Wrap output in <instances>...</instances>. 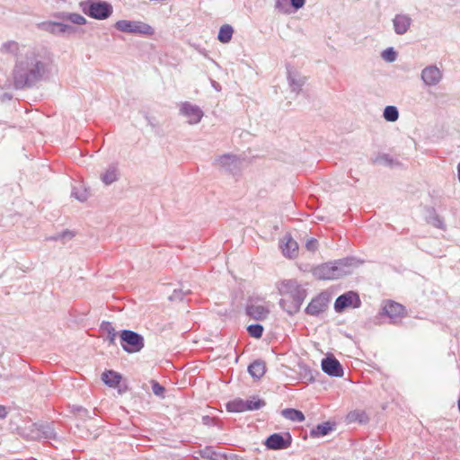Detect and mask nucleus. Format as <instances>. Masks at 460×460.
I'll return each instance as SVG.
<instances>
[{
	"instance_id": "obj_1",
	"label": "nucleus",
	"mask_w": 460,
	"mask_h": 460,
	"mask_svg": "<svg viewBox=\"0 0 460 460\" xmlns=\"http://www.w3.org/2000/svg\"><path fill=\"white\" fill-rule=\"evenodd\" d=\"M0 52L14 58L11 77L15 90L34 88L49 76L50 61L41 50L7 40L1 45Z\"/></svg>"
},
{
	"instance_id": "obj_2",
	"label": "nucleus",
	"mask_w": 460,
	"mask_h": 460,
	"mask_svg": "<svg viewBox=\"0 0 460 460\" xmlns=\"http://www.w3.org/2000/svg\"><path fill=\"white\" fill-rule=\"evenodd\" d=\"M362 263L363 261L355 257H346L333 261L322 263L314 267L312 272L318 279L333 280L350 275L353 270Z\"/></svg>"
},
{
	"instance_id": "obj_3",
	"label": "nucleus",
	"mask_w": 460,
	"mask_h": 460,
	"mask_svg": "<svg viewBox=\"0 0 460 460\" xmlns=\"http://www.w3.org/2000/svg\"><path fill=\"white\" fill-rule=\"evenodd\" d=\"M120 345L128 353L139 352L145 345L144 338L136 332L123 330L120 333Z\"/></svg>"
},
{
	"instance_id": "obj_4",
	"label": "nucleus",
	"mask_w": 460,
	"mask_h": 460,
	"mask_svg": "<svg viewBox=\"0 0 460 460\" xmlns=\"http://www.w3.org/2000/svg\"><path fill=\"white\" fill-rule=\"evenodd\" d=\"M115 29L121 32L139 35H151L154 32L153 28L139 21L119 20L114 24Z\"/></svg>"
},
{
	"instance_id": "obj_5",
	"label": "nucleus",
	"mask_w": 460,
	"mask_h": 460,
	"mask_svg": "<svg viewBox=\"0 0 460 460\" xmlns=\"http://www.w3.org/2000/svg\"><path fill=\"white\" fill-rule=\"evenodd\" d=\"M38 29L55 36L69 35L75 32L73 25L64 22L63 21H45L38 23Z\"/></svg>"
},
{
	"instance_id": "obj_6",
	"label": "nucleus",
	"mask_w": 460,
	"mask_h": 460,
	"mask_svg": "<svg viewBox=\"0 0 460 460\" xmlns=\"http://www.w3.org/2000/svg\"><path fill=\"white\" fill-rule=\"evenodd\" d=\"M243 160L233 154H225L214 161V165L221 170L235 174L241 171Z\"/></svg>"
},
{
	"instance_id": "obj_7",
	"label": "nucleus",
	"mask_w": 460,
	"mask_h": 460,
	"mask_svg": "<svg viewBox=\"0 0 460 460\" xmlns=\"http://www.w3.org/2000/svg\"><path fill=\"white\" fill-rule=\"evenodd\" d=\"M279 290L283 297H287L288 299L291 298L293 300H296L299 296L301 298V302H304L306 297L305 289H304L295 279L282 281Z\"/></svg>"
},
{
	"instance_id": "obj_8",
	"label": "nucleus",
	"mask_w": 460,
	"mask_h": 460,
	"mask_svg": "<svg viewBox=\"0 0 460 460\" xmlns=\"http://www.w3.org/2000/svg\"><path fill=\"white\" fill-rule=\"evenodd\" d=\"M113 13L112 5L106 1L88 0V16L95 20L108 19Z\"/></svg>"
},
{
	"instance_id": "obj_9",
	"label": "nucleus",
	"mask_w": 460,
	"mask_h": 460,
	"mask_svg": "<svg viewBox=\"0 0 460 460\" xmlns=\"http://www.w3.org/2000/svg\"><path fill=\"white\" fill-rule=\"evenodd\" d=\"M361 301L358 293L354 291L346 292L338 296L334 303V309L337 313H341L348 307L358 308Z\"/></svg>"
},
{
	"instance_id": "obj_10",
	"label": "nucleus",
	"mask_w": 460,
	"mask_h": 460,
	"mask_svg": "<svg viewBox=\"0 0 460 460\" xmlns=\"http://www.w3.org/2000/svg\"><path fill=\"white\" fill-rule=\"evenodd\" d=\"M180 114L188 119L190 125L198 124L204 116L203 111L195 104L184 102L180 106Z\"/></svg>"
},
{
	"instance_id": "obj_11",
	"label": "nucleus",
	"mask_w": 460,
	"mask_h": 460,
	"mask_svg": "<svg viewBox=\"0 0 460 460\" xmlns=\"http://www.w3.org/2000/svg\"><path fill=\"white\" fill-rule=\"evenodd\" d=\"M291 442L292 438L289 433H287L286 437L279 433H274L268 437L265 441V446L269 449L280 450L288 448Z\"/></svg>"
},
{
	"instance_id": "obj_12",
	"label": "nucleus",
	"mask_w": 460,
	"mask_h": 460,
	"mask_svg": "<svg viewBox=\"0 0 460 460\" xmlns=\"http://www.w3.org/2000/svg\"><path fill=\"white\" fill-rule=\"evenodd\" d=\"M421 80L427 86H435L443 77L441 70L435 65L428 66L421 71Z\"/></svg>"
},
{
	"instance_id": "obj_13",
	"label": "nucleus",
	"mask_w": 460,
	"mask_h": 460,
	"mask_svg": "<svg viewBox=\"0 0 460 460\" xmlns=\"http://www.w3.org/2000/svg\"><path fill=\"white\" fill-rule=\"evenodd\" d=\"M321 366L323 371L330 376L341 377L343 376V367L333 356L323 358Z\"/></svg>"
},
{
	"instance_id": "obj_14",
	"label": "nucleus",
	"mask_w": 460,
	"mask_h": 460,
	"mask_svg": "<svg viewBox=\"0 0 460 460\" xmlns=\"http://www.w3.org/2000/svg\"><path fill=\"white\" fill-rule=\"evenodd\" d=\"M245 312L252 319L263 321L268 317L270 309L263 305L254 303L252 299H249L245 307Z\"/></svg>"
},
{
	"instance_id": "obj_15",
	"label": "nucleus",
	"mask_w": 460,
	"mask_h": 460,
	"mask_svg": "<svg viewBox=\"0 0 460 460\" xmlns=\"http://www.w3.org/2000/svg\"><path fill=\"white\" fill-rule=\"evenodd\" d=\"M382 315H386L390 318L391 323H396L404 314V307L396 302L388 301L382 307Z\"/></svg>"
},
{
	"instance_id": "obj_16",
	"label": "nucleus",
	"mask_w": 460,
	"mask_h": 460,
	"mask_svg": "<svg viewBox=\"0 0 460 460\" xmlns=\"http://www.w3.org/2000/svg\"><path fill=\"white\" fill-rule=\"evenodd\" d=\"M412 23L411 18L408 14L398 13L393 19V26L397 35L405 34Z\"/></svg>"
},
{
	"instance_id": "obj_17",
	"label": "nucleus",
	"mask_w": 460,
	"mask_h": 460,
	"mask_svg": "<svg viewBox=\"0 0 460 460\" xmlns=\"http://www.w3.org/2000/svg\"><path fill=\"white\" fill-rule=\"evenodd\" d=\"M327 304L328 298L323 295H320L312 299L305 308V313L310 315H318L325 310Z\"/></svg>"
},
{
	"instance_id": "obj_18",
	"label": "nucleus",
	"mask_w": 460,
	"mask_h": 460,
	"mask_svg": "<svg viewBox=\"0 0 460 460\" xmlns=\"http://www.w3.org/2000/svg\"><path fill=\"white\" fill-rule=\"evenodd\" d=\"M280 247L283 254L290 259L296 258L298 254V244L289 234L283 237Z\"/></svg>"
},
{
	"instance_id": "obj_19",
	"label": "nucleus",
	"mask_w": 460,
	"mask_h": 460,
	"mask_svg": "<svg viewBox=\"0 0 460 460\" xmlns=\"http://www.w3.org/2000/svg\"><path fill=\"white\" fill-rule=\"evenodd\" d=\"M53 17L57 20L63 21L66 23V22L73 24H84L86 22L84 16L75 13L58 12L53 14Z\"/></svg>"
},
{
	"instance_id": "obj_20",
	"label": "nucleus",
	"mask_w": 460,
	"mask_h": 460,
	"mask_svg": "<svg viewBox=\"0 0 460 460\" xmlns=\"http://www.w3.org/2000/svg\"><path fill=\"white\" fill-rule=\"evenodd\" d=\"M303 302H301V298L293 300L291 298L283 297L279 301V305L283 310H285L288 314L292 315L297 313L302 305Z\"/></svg>"
},
{
	"instance_id": "obj_21",
	"label": "nucleus",
	"mask_w": 460,
	"mask_h": 460,
	"mask_svg": "<svg viewBox=\"0 0 460 460\" xmlns=\"http://www.w3.org/2000/svg\"><path fill=\"white\" fill-rule=\"evenodd\" d=\"M288 84L291 88V91L298 93L301 91L302 86L305 83V77L300 75L297 73L288 70Z\"/></svg>"
},
{
	"instance_id": "obj_22",
	"label": "nucleus",
	"mask_w": 460,
	"mask_h": 460,
	"mask_svg": "<svg viewBox=\"0 0 460 460\" xmlns=\"http://www.w3.org/2000/svg\"><path fill=\"white\" fill-rule=\"evenodd\" d=\"M122 379V376L113 370H105L102 374V382L109 387L116 388Z\"/></svg>"
},
{
	"instance_id": "obj_23",
	"label": "nucleus",
	"mask_w": 460,
	"mask_h": 460,
	"mask_svg": "<svg viewBox=\"0 0 460 460\" xmlns=\"http://www.w3.org/2000/svg\"><path fill=\"white\" fill-rule=\"evenodd\" d=\"M335 428L334 423H331L330 421L323 422L318 424L316 427L313 428L310 430L311 438H321L328 435L332 430Z\"/></svg>"
},
{
	"instance_id": "obj_24",
	"label": "nucleus",
	"mask_w": 460,
	"mask_h": 460,
	"mask_svg": "<svg viewBox=\"0 0 460 460\" xmlns=\"http://www.w3.org/2000/svg\"><path fill=\"white\" fill-rule=\"evenodd\" d=\"M249 374L255 379L262 377L266 372L265 362L262 360H254L248 367Z\"/></svg>"
},
{
	"instance_id": "obj_25",
	"label": "nucleus",
	"mask_w": 460,
	"mask_h": 460,
	"mask_svg": "<svg viewBox=\"0 0 460 460\" xmlns=\"http://www.w3.org/2000/svg\"><path fill=\"white\" fill-rule=\"evenodd\" d=\"M281 414L287 420H292L295 422H302L305 420V415L299 410L288 408V409L283 410Z\"/></svg>"
},
{
	"instance_id": "obj_26",
	"label": "nucleus",
	"mask_w": 460,
	"mask_h": 460,
	"mask_svg": "<svg viewBox=\"0 0 460 460\" xmlns=\"http://www.w3.org/2000/svg\"><path fill=\"white\" fill-rule=\"evenodd\" d=\"M233 33H234L233 27L229 24H224L219 29L217 40L221 43H224V44L228 43L233 37Z\"/></svg>"
},
{
	"instance_id": "obj_27",
	"label": "nucleus",
	"mask_w": 460,
	"mask_h": 460,
	"mask_svg": "<svg viewBox=\"0 0 460 460\" xmlns=\"http://www.w3.org/2000/svg\"><path fill=\"white\" fill-rule=\"evenodd\" d=\"M102 180L106 185H110L118 180V168L116 165H110L102 175Z\"/></svg>"
},
{
	"instance_id": "obj_28",
	"label": "nucleus",
	"mask_w": 460,
	"mask_h": 460,
	"mask_svg": "<svg viewBox=\"0 0 460 460\" xmlns=\"http://www.w3.org/2000/svg\"><path fill=\"white\" fill-rule=\"evenodd\" d=\"M347 419L349 422L367 423L369 420L367 414L362 410L350 411Z\"/></svg>"
},
{
	"instance_id": "obj_29",
	"label": "nucleus",
	"mask_w": 460,
	"mask_h": 460,
	"mask_svg": "<svg viewBox=\"0 0 460 460\" xmlns=\"http://www.w3.org/2000/svg\"><path fill=\"white\" fill-rule=\"evenodd\" d=\"M226 410L230 412H243L245 411L244 400L234 399L226 403Z\"/></svg>"
},
{
	"instance_id": "obj_30",
	"label": "nucleus",
	"mask_w": 460,
	"mask_h": 460,
	"mask_svg": "<svg viewBox=\"0 0 460 460\" xmlns=\"http://www.w3.org/2000/svg\"><path fill=\"white\" fill-rule=\"evenodd\" d=\"M383 117L388 122H394L399 118V111L395 106L388 105L384 110Z\"/></svg>"
},
{
	"instance_id": "obj_31",
	"label": "nucleus",
	"mask_w": 460,
	"mask_h": 460,
	"mask_svg": "<svg viewBox=\"0 0 460 460\" xmlns=\"http://www.w3.org/2000/svg\"><path fill=\"white\" fill-rule=\"evenodd\" d=\"M199 455L202 458L208 460H222L223 456L217 453L212 447H206L204 449L199 451Z\"/></svg>"
},
{
	"instance_id": "obj_32",
	"label": "nucleus",
	"mask_w": 460,
	"mask_h": 460,
	"mask_svg": "<svg viewBox=\"0 0 460 460\" xmlns=\"http://www.w3.org/2000/svg\"><path fill=\"white\" fill-rule=\"evenodd\" d=\"M101 329L108 334L107 339L110 341V343H114L117 332L112 323L110 322H102V323L101 324Z\"/></svg>"
},
{
	"instance_id": "obj_33",
	"label": "nucleus",
	"mask_w": 460,
	"mask_h": 460,
	"mask_svg": "<svg viewBox=\"0 0 460 460\" xmlns=\"http://www.w3.org/2000/svg\"><path fill=\"white\" fill-rule=\"evenodd\" d=\"M245 411H255L262 408L265 405V402L261 399L252 397V399L244 401Z\"/></svg>"
},
{
	"instance_id": "obj_34",
	"label": "nucleus",
	"mask_w": 460,
	"mask_h": 460,
	"mask_svg": "<svg viewBox=\"0 0 460 460\" xmlns=\"http://www.w3.org/2000/svg\"><path fill=\"white\" fill-rule=\"evenodd\" d=\"M263 326L260 323L251 324L247 327V332L250 336L260 339L263 333Z\"/></svg>"
},
{
	"instance_id": "obj_35",
	"label": "nucleus",
	"mask_w": 460,
	"mask_h": 460,
	"mask_svg": "<svg viewBox=\"0 0 460 460\" xmlns=\"http://www.w3.org/2000/svg\"><path fill=\"white\" fill-rule=\"evenodd\" d=\"M381 57L384 60H385L387 62H394V61H395V59L397 58V53L394 49V48L390 47V48H387L386 49H385L384 51H382Z\"/></svg>"
},
{
	"instance_id": "obj_36",
	"label": "nucleus",
	"mask_w": 460,
	"mask_h": 460,
	"mask_svg": "<svg viewBox=\"0 0 460 460\" xmlns=\"http://www.w3.org/2000/svg\"><path fill=\"white\" fill-rule=\"evenodd\" d=\"M40 430L42 433V437L44 438L52 439L56 438V433L54 431V429L51 425L46 424L40 426Z\"/></svg>"
},
{
	"instance_id": "obj_37",
	"label": "nucleus",
	"mask_w": 460,
	"mask_h": 460,
	"mask_svg": "<svg viewBox=\"0 0 460 460\" xmlns=\"http://www.w3.org/2000/svg\"><path fill=\"white\" fill-rule=\"evenodd\" d=\"M71 196L80 200L81 202H84L86 200V189L84 187L80 189L74 187L71 192Z\"/></svg>"
},
{
	"instance_id": "obj_38",
	"label": "nucleus",
	"mask_w": 460,
	"mask_h": 460,
	"mask_svg": "<svg viewBox=\"0 0 460 460\" xmlns=\"http://www.w3.org/2000/svg\"><path fill=\"white\" fill-rule=\"evenodd\" d=\"M429 222L432 226L438 229H445L446 227L443 218L437 214L430 217Z\"/></svg>"
},
{
	"instance_id": "obj_39",
	"label": "nucleus",
	"mask_w": 460,
	"mask_h": 460,
	"mask_svg": "<svg viewBox=\"0 0 460 460\" xmlns=\"http://www.w3.org/2000/svg\"><path fill=\"white\" fill-rule=\"evenodd\" d=\"M73 236H74V234L72 232L66 230V231H63L61 234H58L49 236L47 239L50 240V241H58V240L66 239V238L71 239Z\"/></svg>"
},
{
	"instance_id": "obj_40",
	"label": "nucleus",
	"mask_w": 460,
	"mask_h": 460,
	"mask_svg": "<svg viewBox=\"0 0 460 460\" xmlns=\"http://www.w3.org/2000/svg\"><path fill=\"white\" fill-rule=\"evenodd\" d=\"M392 162H393L392 158L386 154L379 155L374 160L375 164H385V165H391Z\"/></svg>"
},
{
	"instance_id": "obj_41",
	"label": "nucleus",
	"mask_w": 460,
	"mask_h": 460,
	"mask_svg": "<svg viewBox=\"0 0 460 460\" xmlns=\"http://www.w3.org/2000/svg\"><path fill=\"white\" fill-rule=\"evenodd\" d=\"M307 251L314 252L318 249V241L315 238H310L305 243Z\"/></svg>"
},
{
	"instance_id": "obj_42",
	"label": "nucleus",
	"mask_w": 460,
	"mask_h": 460,
	"mask_svg": "<svg viewBox=\"0 0 460 460\" xmlns=\"http://www.w3.org/2000/svg\"><path fill=\"white\" fill-rule=\"evenodd\" d=\"M164 387L161 385L158 382L153 381L152 383V391L155 395L162 396L164 392Z\"/></svg>"
},
{
	"instance_id": "obj_43",
	"label": "nucleus",
	"mask_w": 460,
	"mask_h": 460,
	"mask_svg": "<svg viewBox=\"0 0 460 460\" xmlns=\"http://www.w3.org/2000/svg\"><path fill=\"white\" fill-rule=\"evenodd\" d=\"M288 0H276L275 8L282 13H288V10L287 8Z\"/></svg>"
},
{
	"instance_id": "obj_44",
	"label": "nucleus",
	"mask_w": 460,
	"mask_h": 460,
	"mask_svg": "<svg viewBox=\"0 0 460 460\" xmlns=\"http://www.w3.org/2000/svg\"><path fill=\"white\" fill-rule=\"evenodd\" d=\"M289 1H290V5L295 10H298V9L302 8L305 4V0H289Z\"/></svg>"
},
{
	"instance_id": "obj_45",
	"label": "nucleus",
	"mask_w": 460,
	"mask_h": 460,
	"mask_svg": "<svg viewBox=\"0 0 460 460\" xmlns=\"http://www.w3.org/2000/svg\"><path fill=\"white\" fill-rule=\"evenodd\" d=\"M202 422L204 425H213L215 423V420L213 418H210L209 416H204L202 418Z\"/></svg>"
},
{
	"instance_id": "obj_46",
	"label": "nucleus",
	"mask_w": 460,
	"mask_h": 460,
	"mask_svg": "<svg viewBox=\"0 0 460 460\" xmlns=\"http://www.w3.org/2000/svg\"><path fill=\"white\" fill-rule=\"evenodd\" d=\"M181 290H174L173 294L170 296L171 299H181L182 296L181 295Z\"/></svg>"
},
{
	"instance_id": "obj_47",
	"label": "nucleus",
	"mask_w": 460,
	"mask_h": 460,
	"mask_svg": "<svg viewBox=\"0 0 460 460\" xmlns=\"http://www.w3.org/2000/svg\"><path fill=\"white\" fill-rule=\"evenodd\" d=\"M7 410L4 405H0V419H4L7 416Z\"/></svg>"
},
{
	"instance_id": "obj_48",
	"label": "nucleus",
	"mask_w": 460,
	"mask_h": 460,
	"mask_svg": "<svg viewBox=\"0 0 460 460\" xmlns=\"http://www.w3.org/2000/svg\"><path fill=\"white\" fill-rule=\"evenodd\" d=\"M211 84L212 86L217 90V91H220L221 87H220V84L218 83H217L216 81L214 80H211Z\"/></svg>"
},
{
	"instance_id": "obj_49",
	"label": "nucleus",
	"mask_w": 460,
	"mask_h": 460,
	"mask_svg": "<svg viewBox=\"0 0 460 460\" xmlns=\"http://www.w3.org/2000/svg\"><path fill=\"white\" fill-rule=\"evenodd\" d=\"M308 375H309V376L307 377V376H305V378H307V380H308L309 382H314V377L313 374L309 371Z\"/></svg>"
},
{
	"instance_id": "obj_50",
	"label": "nucleus",
	"mask_w": 460,
	"mask_h": 460,
	"mask_svg": "<svg viewBox=\"0 0 460 460\" xmlns=\"http://www.w3.org/2000/svg\"><path fill=\"white\" fill-rule=\"evenodd\" d=\"M82 11L86 13V4L81 3Z\"/></svg>"
},
{
	"instance_id": "obj_51",
	"label": "nucleus",
	"mask_w": 460,
	"mask_h": 460,
	"mask_svg": "<svg viewBox=\"0 0 460 460\" xmlns=\"http://www.w3.org/2000/svg\"><path fill=\"white\" fill-rule=\"evenodd\" d=\"M56 4H59L60 2H65V0H53Z\"/></svg>"
},
{
	"instance_id": "obj_52",
	"label": "nucleus",
	"mask_w": 460,
	"mask_h": 460,
	"mask_svg": "<svg viewBox=\"0 0 460 460\" xmlns=\"http://www.w3.org/2000/svg\"><path fill=\"white\" fill-rule=\"evenodd\" d=\"M457 404H458V410H459V411H460V397H459V400H458V402H457Z\"/></svg>"
},
{
	"instance_id": "obj_53",
	"label": "nucleus",
	"mask_w": 460,
	"mask_h": 460,
	"mask_svg": "<svg viewBox=\"0 0 460 460\" xmlns=\"http://www.w3.org/2000/svg\"><path fill=\"white\" fill-rule=\"evenodd\" d=\"M75 410H76V411H80V410H82V407H77V406L75 407Z\"/></svg>"
}]
</instances>
